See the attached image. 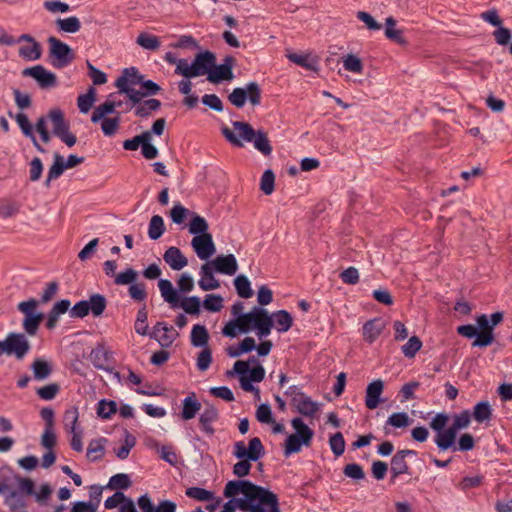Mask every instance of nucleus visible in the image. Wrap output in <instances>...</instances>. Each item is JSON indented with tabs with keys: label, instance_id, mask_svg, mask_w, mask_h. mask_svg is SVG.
Returning a JSON list of instances; mask_svg holds the SVG:
<instances>
[{
	"label": "nucleus",
	"instance_id": "obj_1",
	"mask_svg": "<svg viewBox=\"0 0 512 512\" xmlns=\"http://www.w3.org/2000/svg\"><path fill=\"white\" fill-rule=\"evenodd\" d=\"M232 125L233 128L238 131L239 135H236L234 131L227 126L221 129L223 136L231 145L242 148L244 147L242 140H244L253 143L254 148L264 156L267 157L272 154L273 148L268 139L267 132L261 129L255 130L250 123L244 121H233Z\"/></svg>",
	"mask_w": 512,
	"mask_h": 512
},
{
	"label": "nucleus",
	"instance_id": "obj_2",
	"mask_svg": "<svg viewBox=\"0 0 512 512\" xmlns=\"http://www.w3.org/2000/svg\"><path fill=\"white\" fill-rule=\"evenodd\" d=\"M266 451L259 437H253L248 441H237L233 446V456L239 461L233 466V474L238 478H244L250 474L251 462H258L264 457Z\"/></svg>",
	"mask_w": 512,
	"mask_h": 512
},
{
	"label": "nucleus",
	"instance_id": "obj_3",
	"mask_svg": "<svg viewBox=\"0 0 512 512\" xmlns=\"http://www.w3.org/2000/svg\"><path fill=\"white\" fill-rule=\"evenodd\" d=\"M243 512H281L279 497L267 487L254 484L246 498H239Z\"/></svg>",
	"mask_w": 512,
	"mask_h": 512
},
{
	"label": "nucleus",
	"instance_id": "obj_4",
	"mask_svg": "<svg viewBox=\"0 0 512 512\" xmlns=\"http://www.w3.org/2000/svg\"><path fill=\"white\" fill-rule=\"evenodd\" d=\"M158 288L161 296L172 309L182 308L186 314L198 316L202 302L198 296H182L168 279H159Z\"/></svg>",
	"mask_w": 512,
	"mask_h": 512
},
{
	"label": "nucleus",
	"instance_id": "obj_5",
	"mask_svg": "<svg viewBox=\"0 0 512 512\" xmlns=\"http://www.w3.org/2000/svg\"><path fill=\"white\" fill-rule=\"evenodd\" d=\"M216 55L210 50L198 52L193 61L189 64L187 59H180L175 68V74L181 75L186 79H193L198 76H204L211 72L215 67Z\"/></svg>",
	"mask_w": 512,
	"mask_h": 512
},
{
	"label": "nucleus",
	"instance_id": "obj_6",
	"mask_svg": "<svg viewBox=\"0 0 512 512\" xmlns=\"http://www.w3.org/2000/svg\"><path fill=\"white\" fill-rule=\"evenodd\" d=\"M291 426L294 433L289 434L284 441L283 455L285 457L299 453L302 447H310L315 435L314 430L301 417H294L291 420Z\"/></svg>",
	"mask_w": 512,
	"mask_h": 512
},
{
	"label": "nucleus",
	"instance_id": "obj_7",
	"mask_svg": "<svg viewBox=\"0 0 512 512\" xmlns=\"http://www.w3.org/2000/svg\"><path fill=\"white\" fill-rule=\"evenodd\" d=\"M239 322L245 334L255 331L259 339L269 336L273 328L270 312L260 306H253L249 312L243 315Z\"/></svg>",
	"mask_w": 512,
	"mask_h": 512
},
{
	"label": "nucleus",
	"instance_id": "obj_8",
	"mask_svg": "<svg viewBox=\"0 0 512 512\" xmlns=\"http://www.w3.org/2000/svg\"><path fill=\"white\" fill-rule=\"evenodd\" d=\"M107 303V299L104 295L94 293L90 295L88 300H80L76 302L69 310V315L71 318L83 319L91 313L93 317L97 318L102 316L106 310Z\"/></svg>",
	"mask_w": 512,
	"mask_h": 512
},
{
	"label": "nucleus",
	"instance_id": "obj_9",
	"mask_svg": "<svg viewBox=\"0 0 512 512\" xmlns=\"http://www.w3.org/2000/svg\"><path fill=\"white\" fill-rule=\"evenodd\" d=\"M47 42L49 44L48 61L52 67L63 69L73 62L75 53L67 43L55 36H50Z\"/></svg>",
	"mask_w": 512,
	"mask_h": 512
},
{
	"label": "nucleus",
	"instance_id": "obj_10",
	"mask_svg": "<svg viewBox=\"0 0 512 512\" xmlns=\"http://www.w3.org/2000/svg\"><path fill=\"white\" fill-rule=\"evenodd\" d=\"M262 90L255 81L248 82L245 87H236L228 95L229 102L236 108H243L247 101L252 106H258L261 103Z\"/></svg>",
	"mask_w": 512,
	"mask_h": 512
},
{
	"label": "nucleus",
	"instance_id": "obj_11",
	"mask_svg": "<svg viewBox=\"0 0 512 512\" xmlns=\"http://www.w3.org/2000/svg\"><path fill=\"white\" fill-rule=\"evenodd\" d=\"M138 272L132 267L118 273L116 285H129L128 294L136 302H143L147 298L144 283H137Z\"/></svg>",
	"mask_w": 512,
	"mask_h": 512
},
{
	"label": "nucleus",
	"instance_id": "obj_12",
	"mask_svg": "<svg viewBox=\"0 0 512 512\" xmlns=\"http://www.w3.org/2000/svg\"><path fill=\"white\" fill-rule=\"evenodd\" d=\"M248 363H251L247 374H244L239 381L241 388L246 392L256 390L254 383H259L265 378V369L256 356H250Z\"/></svg>",
	"mask_w": 512,
	"mask_h": 512
},
{
	"label": "nucleus",
	"instance_id": "obj_13",
	"mask_svg": "<svg viewBox=\"0 0 512 512\" xmlns=\"http://www.w3.org/2000/svg\"><path fill=\"white\" fill-rule=\"evenodd\" d=\"M6 355H14L22 360L31 349L27 337L23 333L10 332L5 338Z\"/></svg>",
	"mask_w": 512,
	"mask_h": 512
},
{
	"label": "nucleus",
	"instance_id": "obj_14",
	"mask_svg": "<svg viewBox=\"0 0 512 512\" xmlns=\"http://www.w3.org/2000/svg\"><path fill=\"white\" fill-rule=\"evenodd\" d=\"M22 75L33 78L41 89H50L58 85L56 74L40 64L25 68Z\"/></svg>",
	"mask_w": 512,
	"mask_h": 512
},
{
	"label": "nucleus",
	"instance_id": "obj_15",
	"mask_svg": "<svg viewBox=\"0 0 512 512\" xmlns=\"http://www.w3.org/2000/svg\"><path fill=\"white\" fill-rule=\"evenodd\" d=\"M476 327L479 337L474 339L472 347L486 348L492 345L495 341V335L487 314H480L476 317Z\"/></svg>",
	"mask_w": 512,
	"mask_h": 512
},
{
	"label": "nucleus",
	"instance_id": "obj_16",
	"mask_svg": "<svg viewBox=\"0 0 512 512\" xmlns=\"http://www.w3.org/2000/svg\"><path fill=\"white\" fill-rule=\"evenodd\" d=\"M191 246L199 259L207 262L216 252V246L211 233L193 237Z\"/></svg>",
	"mask_w": 512,
	"mask_h": 512
},
{
	"label": "nucleus",
	"instance_id": "obj_17",
	"mask_svg": "<svg viewBox=\"0 0 512 512\" xmlns=\"http://www.w3.org/2000/svg\"><path fill=\"white\" fill-rule=\"evenodd\" d=\"M207 263L219 274L232 276L238 271V263L233 254L218 255Z\"/></svg>",
	"mask_w": 512,
	"mask_h": 512
},
{
	"label": "nucleus",
	"instance_id": "obj_18",
	"mask_svg": "<svg viewBox=\"0 0 512 512\" xmlns=\"http://www.w3.org/2000/svg\"><path fill=\"white\" fill-rule=\"evenodd\" d=\"M254 484V482L246 479L230 480L224 487L223 495L226 498L234 499L237 498V495L242 494V498H246Z\"/></svg>",
	"mask_w": 512,
	"mask_h": 512
},
{
	"label": "nucleus",
	"instance_id": "obj_19",
	"mask_svg": "<svg viewBox=\"0 0 512 512\" xmlns=\"http://www.w3.org/2000/svg\"><path fill=\"white\" fill-rule=\"evenodd\" d=\"M459 428L453 423L439 434L435 435L434 442L439 451H447L456 448V440Z\"/></svg>",
	"mask_w": 512,
	"mask_h": 512
},
{
	"label": "nucleus",
	"instance_id": "obj_20",
	"mask_svg": "<svg viewBox=\"0 0 512 512\" xmlns=\"http://www.w3.org/2000/svg\"><path fill=\"white\" fill-rule=\"evenodd\" d=\"M202 408L201 402L198 400L195 392H189L182 400L179 418L183 421H189L196 417Z\"/></svg>",
	"mask_w": 512,
	"mask_h": 512
},
{
	"label": "nucleus",
	"instance_id": "obj_21",
	"mask_svg": "<svg viewBox=\"0 0 512 512\" xmlns=\"http://www.w3.org/2000/svg\"><path fill=\"white\" fill-rule=\"evenodd\" d=\"M384 390V382L381 379H376L370 382L366 388L365 405L368 409H376L384 399L381 395Z\"/></svg>",
	"mask_w": 512,
	"mask_h": 512
},
{
	"label": "nucleus",
	"instance_id": "obj_22",
	"mask_svg": "<svg viewBox=\"0 0 512 512\" xmlns=\"http://www.w3.org/2000/svg\"><path fill=\"white\" fill-rule=\"evenodd\" d=\"M120 506L119 512H135L137 511L134 501L127 497L123 492L116 491L112 496L108 497L104 506L106 509H114Z\"/></svg>",
	"mask_w": 512,
	"mask_h": 512
},
{
	"label": "nucleus",
	"instance_id": "obj_23",
	"mask_svg": "<svg viewBox=\"0 0 512 512\" xmlns=\"http://www.w3.org/2000/svg\"><path fill=\"white\" fill-rule=\"evenodd\" d=\"M218 419V409L213 404L206 403V406L199 417V426L201 431L209 436H212L215 433V429L212 427V423L216 422Z\"/></svg>",
	"mask_w": 512,
	"mask_h": 512
},
{
	"label": "nucleus",
	"instance_id": "obj_24",
	"mask_svg": "<svg viewBox=\"0 0 512 512\" xmlns=\"http://www.w3.org/2000/svg\"><path fill=\"white\" fill-rule=\"evenodd\" d=\"M385 327V320H383L381 317H375L366 321L362 327V335L364 340L369 344L374 343L376 339L382 334Z\"/></svg>",
	"mask_w": 512,
	"mask_h": 512
},
{
	"label": "nucleus",
	"instance_id": "obj_25",
	"mask_svg": "<svg viewBox=\"0 0 512 512\" xmlns=\"http://www.w3.org/2000/svg\"><path fill=\"white\" fill-rule=\"evenodd\" d=\"M15 121L17 122L22 134L31 140L36 150L40 153H45L46 149L38 142L34 133V128L29 121L28 116L23 112L17 113L15 115Z\"/></svg>",
	"mask_w": 512,
	"mask_h": 512
},
{
	"label": "nucleus",
	"instance_id": "obj_26",
	"mask_svg": "<svg viewBox=\"0 0 512 512\" xmlns=\"http://www.w3.org/2000/svg\"><path fill=\"white\" fill-rule=\"evenodd\" d=\"M163 259L172 270L180 271L188 265L187 257L181 252L178 247L171 246L166 249L163 254Z\"/></svg>",
	"mask_w": 512,
	"mask_h": 512
},
{
	"label": "nucleus",
	"instance_id": "obj_27",
	"mask_svg": "<svg viewBox=\"0 0 512 512\" xmlns=\"http://www.w3.org/2000/svg\"><path fill=\"white\" fill-rule=\"evenodd\" d=\"M401 452L397 451L391 458L390 461V482L394 483L395 480L404 474L411 475L412 471L406 461V458L400 454Z\"/></svg>",
	"mask_w": 512,
	"mask_h": 512
},
{
	"label": "nucleus",
	"instance_id": "obj_28",
	"mask_svg": "<svg viewBox=\"0 0 512 512\" xmlns=\"http://www.w3.org/2000/svg\"><path fill=\"white\" fill-rule=\"evenodd\" d=\"M47 117L52 122V134L54 136L57 137L70 129V123L65 118V114L60 108H53L49 110V112L47 113Z\"/></svg>",
	"mask_w": 512,
	"mask_h": 512
},
{
	"label": "nucleus",
	"instance_id": "obj_29",
	"mask_svg": "<svg viewBox=\"0 0 512 512\" xmlns=\"http://www.w3.org/2000/svg\"><path fill=\"white\" fill-rule=\"evenodd\" d=\"M214 273L216 271L207 262L201 266V279L198 281V285L203 291H211L220 287V282L214 277Z\"/></svg>",
	"mask_w": 512,
	"mask_h": 512
},
{
	"label": "nucleus",
	"instance_id": "obj_30",
	"mask_svg": "<svg viewBox=\"0 0 512 512\" xmlns=\"http://www.w3.org/2000/svg\"><path fill=\"white\" fill-rule=\"evenodd\" d=\"M144 79V75L141 74L138 70V68L131 66L128 68H124L122 70L121 75L116 79L114 86L116 88H119L122 86V83L124 81V86H134V85H140Z\"/></svg>",
	"mask_w": 512,
	"mask_h": 512
},
{
	"label": "nucleus",
	"instance_id": "obj_31",
	"mask_svg": "<svg viewBox=\"0 0 512 512\" xmlns=\"http://www.w3.org/2000/svg\"><path fill=\"white\" fill-rule=\"evenodd\" d=\"M272 316L273 327L275 326L279 333H285L293 326V317L287 310H277L270 313Z\"/></svg>",
	"mask_w": 512,
	"mask_h": 512
},
{
	"label": "nucleus",
	"instance_id": "obj_32",
	"mask_svg": "<svg viewBox=\"0 0 512 512\" xmlns=\"http://www.w3.org/2000/svg\"><path fill=\"white\" fill-rule=\"evenodd\" d=\"M65 170H67V168L64 162V157L60 155L58 152H55L53 155V163L49 167L44 185L46 187H49L51 181L58 179L64 173Z\"/></svg>",
	"mask_w": 512,
	"mask_h": 512
},
{
	"label": "nucleus",
	"instance_id": "obj_33",
	"mask_svg": "<svg viewBox=\"0 0 512 512\" xmlns=\"http://www.w3.org/2000/svg\"><path fill=\"white\" fill-rule=\"evenodd\" d=\"M209 224L207 220L197 214L196 212L191 213V217L188 223V231L194 237L203 236L209 233Z\"/></svg>",
	"mask_w": 512,
	"mask_h": 512
},
{
	"label": "nucleus",
	"instance_id": "obj_34",
	"mask_svg": "<svg viewBox=\"0 0 512 512\" xmlns=\"http://www.w3.org/2000/svg\"><path fill=\"white\" fill-rule=\"evenodd\" d=\"M396 26V20L389 16L385 20V37L389 39L392 42H395L399 45L406 46L408 44V41L405 39L403 35V30L395 29Z\"/></svg>",
	"mask_w": 512,
	"mask_h": 512
},
{
	"label": "nucleus",
	"instance_id": "obj_35",
	"mask_svg": "<svg viewBox=\"0 0 512 512\" xmlns=\"http://www.w3.org/2000/svg\"><path fill=\"white\" fill-rule=\"evenodd\" d=\"M190 341L193 347H208L209 333L207 328L204 325L195 324L191 330Z\"/></svg>",
	"mask_w": 512,
	"mask_h": 512
},
{
	"label": "nucleus",
	"instance_id": "obj_36",
	"mask_svg": "<svg viewBox=\"0 0 512 512\" xmlns=\"http://www.w3.org/2000/svg\"><path fill=\"white\" fill-rule=\"evenodd\" d=\"M320 405L314 401L310 396L301 394L299 405H297V412L304 417H314L319 411Z\"/></svg>",
	"mask_w": 512,
	"mask_h": 512
},
{
	"label": "nucleus",
	"instance_id": "obj_37",
	"mask_svg": "<svg viewBox=\"0 0 512 512\" xmlns=\"http://www.w3.org/2000/svg\"><path fill=\"white\" fill-rule=\"evenodd\" d=\"M115 94H109L108 99L94 109L91 115L92 123H99L101 119L108 118L107 115L115 113V105L111 100Z\"/></svg>",
	"mask_w": 512,
	"mask_h": 512
},
{
	"label": "nucleus",
	"instance_id": "obj_38",
	"mask_svg": "<svg viewBox=\"0 0 512 512\" xmlns=\"http://www.w3.org/2000/svg\"><path fill=\"white\" fill-rule=\"evenodd\" d=\"M492 412L490 403L487 400H482L474 405L471 416L476 422L483 423L491 420Z\"/></svg>",
	"mask_w": 512,
	"mask_h": 512
},
{
	"label": "nucleus",
	"instance_id": "obj_39",
	"mask_svg": "<svg viewBox=\"0 0 512 512\" xmlns=\"http://www.w3.org/2000/svg\"><path fill=\"white\" fill-rule=\"evenodd\" d=\"M234 78L233 71L228 70L222 64L215 62V67L212 68L211 72L207 76V80L212 84H220L223 81H231Z\"/></svg>",
	"mask_w": 512,
	"mask_h": 512
},
{
	"label": "nucleus",
	"instance_id": "obj_40",
	"mask_svg": "<svg viewBox=\"0 0 512 512\" xmlns=\"http://www.w3.org/2000/svg\"><path fill=\"white\" fill-rule=\"evenodd\" d=\"M107 438L100 437L98 439H92L88 445L87 448V457L90 461L96 462L98 460H101L104 451H105V444L107 443Z\"/></svg>",
	"mask_w": 512,
	"mask_h": 512
},
{
	"label": "nucleus",
	"instance_id": "obj_41",
	"mask_svg": "<svg viewBox=\"0 0 512 512\" xmlns=\"http://www.w3.org/2000/svg\"><path fill=\"white\" fill-rule=\"evenodd\" d=\"M234 286L237 295L240 298L248 299L251 298L254 294L251 288V282L248 277L244 274H239L234 278Z\"/></svg>",
	"mask_w": 512,
	"mask_h": 512
},
{
	"label": "nucleus",
	"instance_id": "obj_42",
	"mask_svg": "<svg viewBox=\"0 0 512 512\" xmlns=\"http://www.w3.org/2000/svg\"><path fill=\"white\" fill-rule=\"evenodd\" d=\"M31 45L21 46L18 50V55L27 61H35L42 56V46L38 41L30 43Z\"/></svg>",
	"mask_w": 512,
	"mask_h": 512
},
{
	"label": "nucleus",
	"instance_id": "obj_43",
	"mask_svg": "<svg viewBox=\"0 0 512 512\" xmlns=\"http://www.w3.org/2000/svg\"><path fill=\"white\" fill-rule=\"evenodd\" d=\"M161 101L155 98L144 100L140 105L136 106L134 114L140 118H147L154 111L161 107Z\"/></svg>",
	"mask_w": 512,
	"mask_h": 512
},
{
	"label": "nucleus",
	"instance_id": "obj_44",
	"mask_svg": "<svg viewBox=\"0 0 512 512\" xmlns=\"http://www.w3.org/2000/svg\"><path fill=\"white\" fill-rule=\"evenodd\" d=\"M118 89L119 94H125L128 98V101L130 102V106L126 109L127 111L130 110L132 107H136L142 103V98L145 97L142 90H136L135 88L131 86H124V82L122 83V86H120Z\"/></svg>",
	"mask_w": 512,
	"mask_h": 512
},
{
	"label": "nucleus",
	"instance_id": "obj_45",
	"mask_svg": "<svg viewBox=\"0 0 512 512\" xmlns=\"http://www.w3.org/2000/svg\"><path fill=\"white\" fill-rule=\"evenodd\" d=\"M96 89L90 86L85 94H81L77 99V106L81 113L86 114L92 108L96 101Z\"/></svg>",
	"mask_w": 512,
	"mask_h": 512
},
{
	"label": "nucleus",
	"instance_id": "obj_46",
	"mask_svg": "<svg viewBox=\"0 0 512 512\" xmlns=\"http://www.w3.org/2000/svg\"><path fill=\"white\" fill-rule=\"evenodd\" d=\"M412 421L413 420L408 416L406 412H394L388 417L386 421V425L384 427L385 434H389L387 426H392L394 428H406Z\"/></svg>",
	"mask_w": 512,
	"mask_h": 512
},
{
	"label": "nucleus",
	"instance_id": "obj_47",
	"mask_svg": "<svg viewBox=\"0 0 512 512\" xmlns=\"http://www.w3.org/2000/svg\"><path fill=\"white\" fill-rule=\"evenodd\" d=\"M33 376L36 380H44L52 373V366L46 360L37 358L31 365Z\"/></svg>",
	"mask_w": 512,
	"mask_h": 512
},
{
	"label": "nucleus",
	"instance_id": "obj_48",
	"mask_svg": "<svg viewBox=\"0 0 512 512\" xmlns=\"http://www.w3.org/2000/svg\"><path fill=\"white\" fill-rule=\"evenodd\" d=\"M287 58L297 64L298 66H301L307 70L310 71H317V60L311 59L310 55L308 54H298V53H289L287 54Z\"/></svg>",
	"mask_w": 512,
	"mask_h": 512
},
{
	"label": "nucleus",
	"instance_id": "obj_49",
	"mask_svg": "<svg viewBox=\"0 0 512 512\" xmlns=\"http://www.w3.org/2000/svg\"><path fill=\"white\" fill-rule=\"evenodd\" d=\"M185 494L188 498L201 502H210L215 499L213 491L196 486L187 488Z\"/></svg>",
	"mask_w": 512,
	"mask_h": 512
},
{
	"label": "nucleus",
	"instance_id": "obj_50",
	"mask_svg": "<svg viewBox=\"0 0 512 512\" xmlns=\"http://www.w3.org/2000/svg\"><path fill=\"white\" fill-rule=\"evenodd\" d=\"M166 227L163 218L160 215L151 217L148 227V237L151 240H158L165 232Z\"/></svg>",
	"mask_w": 512,
	"mask_h": 512
},
{
	"label": "nucleus",
	"instance_id": "obj_51",
	"mask_svg": "<svg viewBox=\"0 0 512 512\" xmlns=\"http://www.w3.org/2000/svg\"><path fill=\"white\" fill-rule=\"evenodd\" d=\"M131 485L132 481L128 474L117 473L110 477L106 488L110 490H127Z\"/></svg>",
	"mask_w": 512,
	"mask_h": 512
},
{
	"label": "nucleus",
	"instance_id": "obj_52",
	"mask_svg": "<svg viewBox=\"0 0 512 512\" xmlns=\"http://www.w3.org/2000/svg\"><path fill=\"white\" fill-rule=\"evenodd\" d=\"M117 403L114 400L101 399L97 403V416L101 419H110L117 412Z\"/></svg>",
	"mask_w": 512,
	"mask_h": 512
},
{
	"label": "nucleus",
	"instance_id": "obj_53",
	"mask_svg": "<svg viewBox=\"0 0 512 512\" xmlns=\"http://www.w3.org/2000/svg\"><path fill=\"white\" fill-rule=\"evenodd\" d=\"M56 25L59 31L71 34L78 32L81 28V22L76 16H70L64 19L58 18Z\"/></svg>",
	"mask_w": 512,
	"mask_h": 512
},
{
	"label": "nucleus",
	"instance_id": "obj_54",
	"mask_svg": "<svg viewBox=\"0 0 512 512\" xmlns=\"http://www.w3.org/2000/svg\"><path fill=\"white\" fill-rule=\"evenodd\" d=\"M136 43L139 46H141L142 48H144L146 50H150V51L157 50L161 45V42H160V39L158 36L147 33V32L140 33L136 38Z\"/></svg>",
	"mask_w": 512,
	"mask_h": 512
},
{
	"label": "nucleus",
	"instance_id": "obj_55",
	"mask_svg": "<svg viewBox=\"0 0 512 512\" xmlns=\"http://www.w3.org/2000/svg\"><path fill=\"white\" fill-rule=\"evenodd\" d=\"M148 311L146 304L144 303L141 308L138 309L136 320L134 323L135 332L141 336L148 334Z\"/></svg>",
	"mask_w": 512,
	"mask_h": 512
},
{
	"label": "nucleus",
	"instance_id": "obj_56",
	"mask_svg": "<svg viewBox=\"0 0 512 512\" xmlns=\"http://www.w3.org/2000/svg\"><path fill=\"white\" fill-rule=\"evenodd\" d=\"M44 319V314L42 312H38L35 315L24 317L23 320V329L25 332L30 335L34 336L36 335L39 325Z\"/></svg>",
	"mask_w": 512,
	"mask_h": 512
},
{
	"label": "nucleus",
	"instance_id": "obj_57",
	"mask_svg": "<svg viewBox=\"0 0 512 512\" xmlns=\"http://www.w3.org/2000/svg\"><path fill=\"white\" fill-rule=\"evenodd\" d=\"M108 354V351H105L102 345H98L96 348H94L90 354L94 367L108 371V369L105 367V363L108 360Z\"/></svg>",
	"mask_w": 512,
	"mask_h": 512
},
{
	"label": "nucleus",
	"instance_id": "obj_58",
	"mask_svg": "<svg viewBox=\"0 0 512 512\" xmlns=\"http://www.w3.org/2000/svg\"><path fill=\"white\" fill-rule=\"evenodd\" d=\"M186 207H184L180 202L174 204V206L170 210V218L175 224H183L186 218L191 217V213Z\"/></svg>",
	"mask_w": 512,
	"mask_h": 512
},
{
	"label": "nucleus",
	"instance_id": "obj_59",
	"mask_svg": "<svg viewBox=\"0 0 512 512\" xmlns=\"http://www.w3.org/2000/svg\"><path fill=\"white\" fill-rule=\"evenodd\" d=\"M202 305L208 312H219L223 308V297L220 294H207Z\"/></svg>",
	"mask_w": 512,
	"mask_h": 512
},
{
	"label": "nucleus",
	"instance_id": "obj_60",
	"mask_svg": "<svg viewBox=\"0 0 512 512\" xmlns=\"http://www.w3.org/2000/svg\"><path fill=\"white\" fill-rule=\"evenodd\" d=\"M100 122H101L102 133L105 136H107V137L113 136L117 132V130L119 129V125H120V122H121V118H120L119 112H117V116L116 117L104 118V119H101Z\"/></svg>",
	"mask_w": 512,
	"mask_h": 512
},
{
	"label": "nucleus",
	"instance_id": "obj_61",
	"mask_svg": "<svg viewBox=\"0 0 512 512\" xmlns=\"http://www.w3.org/2000/svg\"><path fill=\"white\" fill-rule=\"evenodd\" d=\"M260 190L265 195H271L275 190V174L273 170L267 169L263 172L260 180Z\"/></svg>",
	"mask_w": 512,
	"mask_h": 512
},
{
	"label": "nucleus",
	"instance_id": "obj_62",
	"mask_svg": "<svg viewBox=\"0 0 512 512\" xmlns=\"http://www.w3.org/2000/svg\"><path fill=\"white\" fill-rule=\"evenodd\" d=\"M422 348V341L418 336H411L407 343L401 347L405 357L414 358L417 352Z\"/></svg>",
	"mask_w": 512,
	"mask_h": 512
},
{
	"label": "nucleus",
	"instance_id": "obj_63",
	"mask_svg": "<svg viewBox=\"0 0 512 512\" xmlns=\"http://www.w3.org/2000/svg\"><path fill=\"white\" fill-rule=\"evenodd\" d=\"M345 439L341 432H336L329 437L330 449L335 457H340L345 451Z\"/></svg>",
	"mask_w": 512,
	"mask_h": 512
},
{
	"label": "nucleus",
	"instance_id": "obj_64",
	"mask_svg": "<svg viewBox=\"0 0 512 512\" xmlns=\"http://www.w3.org/2000/svg\"><path fill=\"white\" fill-rule=\"evenodd\" d=\"M450 416L446 412H439L431 419L429 426L435 432V435H439L448 425Z\"/></svg>",
	"mask_w": 512,
	"mask_h": 512
}]
</instances>
